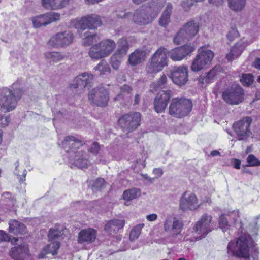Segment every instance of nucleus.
Listing matches in <instances>:
<instances>
[{"mask_svg": "<svg viewBox=\"0 0 260 260\" xmlns=\"http://www.w3.org/2000/svg\"><path fill=\"white\" fill-rule=\"evenodd\" d=\"M254 246V243L250 235L244 234L240 236L236 242H231L228 246L229 253L243 258L250 255V249Z\"/></svg>", "mask_w": 260, "mask_h": 260, "instance_id": "1", "label": "nucleus"}, {"mask_svg": "<svg viewBox=\"0 0 260 260\" xmlns=\"http://www.w3.org/2000/svg\"><path fill=\"white\" fill-rule=\"evenodd\" d=\"M192 108L191 101L186 98H175L171 101L169 107V114L175 118H181L187 116Z\"/></svg>", "mask_w": 260, "mask_h": 260, "instance_id": "2", "label": "nucleus"}, {"mask_svg": "<svg viewBox=\"0 0 260 260\" xmlns=\"http://www.w3.org/2000/svg\"><path fill=\"white\" fill-rule=\"evenodd\" d=\"M22 94V91L19 89L14 91L8 88L3 89L0 92V109L5 112L12 111L16 108Z\"/></svg>", "mask_w": 260, "mask_h": 260, "instance_id": "3", "label": "nucleus"}, {"mask_svg": "<svg viewBox=\"0 0 260 260\" xmlns=\"http://www.w3.org/2000/svg\"><path fill=\"white\" fill-rule=\"evenodd\" d=\"M116 46L112 40H106L92 46L88 52L90 57L98 60L108 56L114 50Z\"/></svg>", "mask_w": 260, "mask_h": 260, "instance_id": "4", "label": "nucleus"}, {"mask_svg": "<svg viewBox=\"0 0 260 260\" xmlns=\"http://www.w3.org/2000/svg\"><path fill=\"white\" fill-rule=\"evenodd\" d=\"M141 115L139 112H131L122 115L118 119V125L124 132L130 133L140 125Z\"/></svg>", "mask_w": 260, "mask_h": 260, "instance_id": "5", "label": "nucleus"}, {"mask_svg": "<svg viewBox=\"0 0 260 260\" xmlns=\"http://www.w3.org/2000/svg\"><path fill=\"white\" fill-rule=\"evenodd\" d=\"M161 8L159 7L153 10L150 7L145 9L136 10L133 14V21L137 25H144L151 23L157 17Z\"/></svg>", "mask_w": 260, "mask_h": 260, "instance_id": "6", "label": "nucleus"}, {"mask_svg": "<svg viewBox=\"0 0 260 260\" xmlns=\"http://www.w3.org/2000/svg\"><path fill=\"white\" fill-rule=\"evenodd\" d=\"M199 31V23L191 20L186 23L176 34L173 39V42L177 45L182 43L186 40L193 37Z\"/></svg>", "mask_w": 260, "mask_h": 260, "instance_id": "7", "label": "nucleus"}, {"mask_svg": "<svg viewBox=\"0 0 260 260\" xmlns=\"http://www.w3.org/2000/svg\"><path fill=\"white\" fill-rule=\"evenodd\" d=\"M214 54L210 50H199V53L193 60L191 69L193 72H199L210 63Z\"/></svg>", "mask_w": 260, "mask_h": 260, "instance_id": "8", "label": "nucleus"}, {"mask_svg": "<svg viewBox=\"0 0 260 260\" xmlns=\"http://www.w3.org/2000/svg\"><path fill=\"white\" fill-rule=\"evenodd\" d=\"M212 224V216L207 214H204L193 228L195 234L198 236L197 238L201 239L205 237L213 230Z\"/></svg>", "mask_w": 260, "mask_h": 260, "instance_id": "9", "label": "nucleus"}, {"mask_svg": "<svg viewBox=\"0 0 260 260\" xmlns=\"http://www.w3.org/2000/svg\"><path fill=\"white\" fill-rule=\"evenodd\" d=\"M244 92L242 88L236 85L225 90L222 93L223 100L230 105H238L244 99Z\"/></svg>", "mask_w": 260, "mask_h": 260, "instance_id": "10", "label": "nucleus"}, {"mask_svg": "<svg viewBox=\"0 0 260 260\" xmlns=\"http://www.w3.org/2000/svg\"><path fill=\"white\" fill-rule=\"evenodd\" d=\"M89 100L93 104L104 107L108 104L109 95L107 90L103 87H98L92 89L89 92Z\"/></svg>", "mask_w": 260, "mask_h": 260, "instance_id": "11", "label": "nucleus"}, {"mask_svg": "<svg viewBox=\"0 0 260 260\" xmlns=\"http://www.w3.org/2000/svg\"><path fill=\"white\" fill-rule=\"evenodd\" d=\"M74 39L73 34L70 31L59 32L52 36L49 44L54 47H64L70 45Z\"/></svg>", "mask_w": 260, "mask_h": 260, "instance_id": "12", "label": "nucleus"}, {"mask_svg": "<svg viewBox=\"0 0 260 260\" xmlns=\"http://www.w3.org/2000/svg\"><path fill=\"white\" fill-rule=\"evenodd\" d=\"M252 119L249 117H245L234 123L233 128L238 137L239 140H244L249 136V126Z\"/></svg>", "mask_w": 260, "mask_h": 260, "instance_id": "13", "label": "nucleus"}, {"mask_svg": "<svg viewBox=\"0 0 260 260\" xmlns=\"http://www.w3.org/2000/svg\"><path fill=\"white\" fill-rule=\"evenodd\" d=\"M102 25L100 17L96 14L88 15L80 19L76 24V26L81 29H93Z\"/></svg>", "mask_w": 260, "mask_h": 260, "instance_id": "14", "label": "nucleus"}, {"mask_svg": "<svg viewBox=\"0 0 260 260\" xmlns=\"http://www.w3.org/2000/svg\"><path fill=\"white\" fill-rule=\"evenodd\" d=\"M170 77L174 84L178 86L185 85L188 80L187 66H182L175 68L171 71Z\"/></svg>", "mask_w": 260, "mask_h": 260, "instance_id": "15", "label": "nucleus"}, {"mask_svg": "<svg viewBox=\"0 0 260 260\" xmlns=\"http://www.w3.org/2000/svg\"><path fill=\"white\" fill-rule=\"evenodd\" d=\"M60 15L58 13L48 12L35 17L32 19L33 25L36 28L46 26L52 22L60 20Z\"/></svg>", "mask_w": 260, "mask_h": 260, "instance_id": "16", "label": "nucleus"}, {"mask_svg": "<svg viewBox=\"0 0 260 260\" xmlns=\"http://www.w3.org/2000/svg\"><path fill=\"white\" fill-rule=\"evenodd\" d=\"M195 48L190 45H185L167 51L170 58L173 61H180L192 52Z\"/></svg>", "mask_w": 260, "mask_h": 260, "instance_id": "17", "label": "nucleus"}, {"mask_svg": "<svg viewBox=\"0 0 260 260\" xmlns=\"http://www.w3.org/2000/svg\"><path fill=\"white\" fill-rule=\"evenodd\" d=\"M179 206L183 211L194 210L199 208V205L196 196L194 193L188 194L186 191L180 200Z\"/></svg>", "mask_w": 260, "mask_h": 260, "instance_id": "18", "label": "nucleus"}, {"mask_svg": "<svg viewBox=\"0 0 260 260\" xmlns=\"http://www.w3.org/2000/svg\"><path fill=\"white\" fill-rule=\"evenodd\" d=\"M171 95V90H162L161 93L155 97L153 104L154 110L157 113H162L165 111Z\"/></svg>", "mask_w": 260, "mask_h": 260, "instance_id": "19", "label": "nucleus"}, {"mask_svg": "<svg viewBox=\"0 0 260 260\" xmlns=\"http://www.w3.org/2000/svg\"><path fill=\"white\" fill-rule=\"evenodd\" d=\"M164 228L165 231L172 232L174 234L178 235L182 230L183 223L178 218L168 215L164 221Z\"/></svg>", "mask_w": 260, "mask_h": 260, "instance_id": "20", "label": "nucleus"}, {"mask_svg": "<svg viewBox=\"0 0 260 260\" xmlns=\"http://www.w3.org/2000/svg\"><path fill=\"white\" fill-rule=\"evenodd\" d=\"M93 79L92 74L86 72L83 73L75 77L73 83L70 85V87L72 89H84L91 83Z\"/></svg>", "mask_w": 260, "mask_h": 260, "instance_id": "21", "label": "nucleus"}, {"mask_svg": "<svg viewBox=\"0 0 260 260\" xmlns=\"http://www.w3.org/2000/svg\"><path fill=\"white\" fill-rule=\"evenodd\" d=\"M83 145L81 141L73 136L66 137L62 142L63 147L69 155L77 153V149H79Z\"/></svg>", "mask_w": 260, "mask_h": 260, "instance_id": "22", "label": "nucleus"}, {"mask_svg": "<svg viewBox=\"0 0 260 260\" xmlns=\"http://www.w3.org/2000/svg\"><path fill=\"white\" fill-rule=\"evenodd\" d=\"M238 215L235 212L222 214L219 218V228L223 232L229 230L237 221Z\"/></svg>", "mask_w": 260, "mask_h": 260, "instance_id": "23", "label": "nucleus"}, {"mask_svg": "<svg viewBox=\"0 0 260 260\" xmlns=\"http://www.w3.org/2000/svg\"><path fill=\"white\" fill-rule=\"evenodd\" d=\"M70 161L80 168L87 167L88 159L86 154L83 151H77V153L70 155Z\"/></svg>", "mask_w": 260, "mask_h": 260, "instance_id": "24", "label": "nucleus"}, {"mask_svg": "<svg viewBox=\"0 0 260 260\" xmlns=\"http://www.w3.org/2000/svg\"><path fill=\"white\" fill-rule=\"evenodd\" d=\"M28 254V248L23 244L14 247L9 252V255L14 260H24Z\"/></svg>", "mask_w": 260, "mask_h": 260, "instance_id": "25", "label": "nucleus"}, {"mask_svg": "<svg viewBox=\"0 0 260 260\" xmlns=\"http://www.w3.org/2000/svg\"><path fill=\"white\" fill-rule=\"evenodd\" d=\"M150 59L163 69L165 67L168 65L167 49L162 47L159 48L153 54Z\"/></svg>", "mask_w": 260, "mask_h": 260, "instance_id": "26", "label": "nucleus"}, {"mask_svg": "<svg viewBox=\"0 0 260 260\" xmlns=\"http://www.w3.org/2000/svg\"><path fill=\"white\" fill-rule=\"evenodd\" d=\"M69 0H41L42 7L46 10H58L64 7Z\"/></svg>", "mask_w": 260, "mask_h": 260, "instance_id": "27", "label": "nucleus"}, {"mask_svg": "<svg viewBox=\"0 0 260 260\" xmlns=\"http://www.w3.org/2000/svg\"><path fill=\"white\" fill-rule=\"evenodd\" d=\"M96 232L92 229L82 230L79 233L78 242L80 243H89L95 239Z\"/></svg>", "mask_w": 260, "mask_h": 260, "instance_id": "28", "label": "nucleus"}, {"mask_svg": "<svg viewBox=\"0 0 260 260\" xmlns=\"http://www.w3.org/2000/svg\"><path fill=\"white\" fill-rule=\"evenodd\" d=\"M247 44L244 41H240L237 42L230 50V52L226 55L228 60L232 61L238 57L243 50L245 49Z\"/></svg>", "mask_w": 260, "mask_h": 260, "instance_id": "29", "label": "nucleus"}, {"mask_svg": "<svg viewBox=\"0 0 260 260\" xmlns=\"http://www.w3.org/2000/svg\"><path fill=\"white\" fill-rule=\"evenodd\" d=\"M125 223L123 219L111 220L105 225V230L110 234H115L123 228Z\"/></svg>", "mask_w": 260, "mask_h": 260, "instance_id": "30", "label": "nucleus"}, {"mask_svg": "<svg viewBox=\"0 0 260 260\" xmlns=\"http://www.w3.org/2000/svg\"><path fill=\"white\" fill-rule=\"evenodd\" d=\"M9 232L16 235H22L26 233V227L17 220H11L9 222Z\"/></svg>", "mask_w": 260, "mask_h": 260, "instance_id": "31", "label": "nucleus"}, {"mask_svg": "<svg viewBox=\"0 0 260 260\" xmlns=\"http://www.w3.org/2000/svg\"><path fill=\"white\" fill-rule=\"evenodd\" d=\"M173 6L168 3L165 10L159 19V25L165 28L167 27L170 22V17L172 12Z\"/></svg>", "mask_w": 260, "mask_h": 260, "instance_id": "32", "label": "nucleus"}, {"mask_svg": "<svg viewBox=\"0 0 260 260\" xmlns=\"http://www.w3.org/2000/svg\"><path fill=\"white\" fill-rule=\"evenodd\" d=\"M146 58V52L143 50H137L129 55L128 61L131 65H137Z\"/></svg>", "mask_w": 260, "mask_h": 260, "instance_id": "33", "label": "nucleus"}, {"mask_svg": "<svg viewBox=\"0 0 260 260\" xmlns=\"http://www.w3.org/2000/svg\"><path fill=\"white\" fill-rule=\"evenodd\" d=\"M60 247V242L59 241H53L49 244L46 245L43 250L41 256L39 257L43 258V255L51 253L52 255L57 254V251Z\"/></svg>", "mask_w": 260, "mask_h": 260, "instance_id": "34", "label": "nucleus"}, {"mask_svg": "<svg viewBox=\"0 0 260 260\" xmlns=\"http://www.w3.org/2000/svg\"><path fill=\"white\" fill-rule=\"evenodd\" d=\"M128 49L127 41L125 39H121L118 42V48L114 54L118 56L119 58H121L125 56Z\"/></svg>", "mask_w": 260, "mask_h": 260, "instance_id": "35", "label": "nucleus"}, {"mask_svg": "<svg viewBox=\"0 0 260 260\" xmlns=\"http://www.w3.org/2000/svg\"><path fill=\"white\" fill-rule=\"evenodd\" d=\"M167 87V78L163 75L156 82H153L150 85V89L152 92L156 91L159 89L166 88Z\"/></svg>", "mask_w": 260, "mask_h": 260, "instance_id": "36", "label": "nucleus"}, {"mask_svg": "<svg viewBox=\"0 0 260 260\" xmlns=\"http://www.w3.org/2000/svg\"><path fill=\"white\" fill-rule=\"evenodd\" d=\"M141 195V190L137 188H133L126 190L123 193V198L124 200L129 201L139 197Z\"/></svg>", "mask_w": 260, "mask_h": 260, "instance_id": "37", "label": "nucleus"}, {"mask_svg": "<svg viewBox=\"0 0 260 260\" xmlns=\"http://www.w3.org/2000/svg\"><path fill=\"white\" fill-rule=\"evenodd\" d=\"M45 56L50 63H57L64 58V55L58 52H47Z\"/></svg>", "mask_w": 260, "mask_h": 260, "instance_id": "38", "label": "nucleus"}, {"mask_svg": "<svg viewBox=\"0 0 260 260\" xmlns=\"http://www.w3.org/2000/svg\"><path fill=\"white\" fill-rule=\"evenodd\" d=\"M229 6L235 11H240L245 7L246 0H228Z\"/></svg>", "mask_w": 260, "mask_h": 260, "instance_id": "39", "label": "nucleus"}, {"mask_svg": "<svg viewBox=\"0 0 260 260\" xmlns=\"http://www.w3.org/2000/svg\"><path fill=\"white\" fill-rule=\"evenodd\" d=\"M63 231L59 230L57 228H54L50 229L48 234L49 240L50 242L57 241L56 240L59 239V237L63 235Z\"/></svg>", "mask_w": 260, "mask_h": 260, "instance_id": "40", "label": "nucleus"}, {"mask_svg": "<svg viewBox=\"0 0 260 260\" xmlns=\"http://www.w3.org/2000/svg\"><path fill=\"white\" fill-rule=\"evenodd\" d=\"M145 70L147 73L153 74L159 72L162 69L160 68L159 65L156 64L151 59H150L146 66Z\"/></svg>", "mask_w": 260, "mask_h": 260, "instance_id": "41", "label": "nucleus"}, {"mask_svg": "<svg viewBox=\"0 0 260 260\" xmlns=\"http://www.w3.org/2000/svg\"><path fill=\"white\" fill-rule=\"evenodd\" d=\"M145 70L147 73L153 74L159 72L162 69L160 68L159 65L156 64L151 59H150L146 66Z\"/></svg>", "mask_w": 260, "mask_h": 260, "instance_id": "42", "label": "nucleus"}, {"mask_svg": "<svg viewBox=\"0 0 260 260\" xmlns=\"http://www.w3.org/2000/svg\"><path fill=\"white\" fill-rule=\"evenodd\" d=\"M145 70L147 73L153 74L159 72L162 69L160 68L159 65L156 64L151 59H150L146 66Z\"/></svg>", "mask_w": 260, "mask_h": 260, "instance_id": "43", "label": "nucleus"}, {"mask_svg": "<svg viewBox=\"0 0 260 260\" xmlns=\"http://www.w3.org/2000/svg\"><path fill=\"white\" fill-rule=\"evenodd\" d=\"M144 226V223H141L135 226L131 230L129 234V239L134 241L139 237L142 228Z\"/></svg>", "mask_w": 260, "mask_h": 260, "instance_id": "44", "label": "nucleus"}, {"mask_svg": "<svg viewBox=\"0 0 260 260\" xmlns=\"http://www.w3.org/2000/svg\"><path fill=\"white\" fill-rule=\"evenodd\" d=\"M220 67H215L211 70L207 75L203 79V83L210 82L217 75L218 72L220 71Z\"/></svg>", "mask_w": 260, "mask_h": 260, "instance_id": "45", "label": "nucleus"}, {"mask_svg": "<svg viewBox=\"0 0 260 260\" xmlns=\"http://www.w3.org/2000/svg\"><path fill=\"white\" fill-rule=\"evenodd\" d=\"M94 69L95 71H99V74L100 75H104L110 72V68L107 62L105 60H102L96 67H95Z\"/></svg>", "mask_w": 260, "mask_h": 260, "instance_id": "46", "label": "nucleus"}, {"mask_svg": "<svg viewBox=\"0 0 260 260\" xmlns=\"http://www.w3.org/2000/svg\"><path fill=\"white\" fill-rule=\"evenodd\" d=\"M84 36L83 43L85 46H90L98 41L96 39L97 35L94 34H91V32L88 31H86Z\"/></svg>", "mask_w": 260, "mask_h": 260, "instance_id": "47", "label": "nucleus"}, {"mask_svg": "<svg viewBox=\"0 0 260 260\" xmlns=\"http://www.w3.org/2000/svg\"><path fill=\"white\" fill-rule=\"evenodd\" d=\"M240 80L244 86H250L253 83V76L250 74H243Z\"/></svg>", "mask_w": 260, "mask_h": 260, "instance_id": "48", "label": "nucleus"}, {"mask_svg": "<svg viewBox=\"0 0 260 260\" xmlns=\"http://www.w3.org/2000/svg\"><path fill=\"white\" fill-rule=\"evenodd\" d=\"M132 91V88L128 85H124L120 88V93L114 98L115 100H119L120 98H123V94L129 93Z\"/></svg>", "mask_w": 260, "mask_h": 260, "instance_id": "49", "label": "nucleus"}, {"mask_svg": "<svg viewBox=\"0 0 260 260\" xmlns=\"http://www.w3.org/2000/svg\"><path fill=\"white\" fill-rule=\"evenodd\" d=\"M121 63V58H119L118 56L113 54L111 58V64L112 67L114 70L118 69Z\"/></svg>", "mask_w": 260, "mask_h": 260, "instance_id": "50", "label": "nucleus"}, {"mask_svg": "<svg viewBox=\"0 0 260 260\" xmlns=\"http://www.w3.org/2000/svg\"><path fill=\"white\" fill-rule=\"evenodd\" d=\"M247 161L249 164V166H260V161L253 154H250L248 156Z\"/></svg>", "mask_w": 260, "mask_h": 260, "instance_id": "51", "label": "nucleus"}, {"mask_svg": "<svg viewBox=\"0 0 260 260\" xmlns=\"http://www.w3.org/2000/svg\"><path fill=\"white\" fill-rule=\"evenodd\" d=\"M105 186V180L101 178L96 179L93 184V187L98 189H101Z\"/></svg>", "mask_w": 260, "mask_h": 260, "instance_id": "52", "label": "nucleus"}, {"mask_svg": "<svg viewBox=\"0 0 260 260\" xmlns=\"http://www.w3.org/2000/svg\"><path fill=\"white\" fill-rule=\"evenodd\" d=\"M100 149V146L98 143H93L88 148V151L94 155H96Z\"/></svg>", "mask_w": 260, "mask_h": 260, "instance_id": "53", "label": "nucleus"}, {"mask_svg": "<svg viewBox=\"0 0 260 260\" xmlns=\"http://www.w3.org/2000/svg\"><path fill=\"white\" fill-rule=\"evenodd\" d=\"M238 36V31L235 28H231L227 35L228 39L231 41L234 40L236 38H237Z\"/></svg>", "mask_w": 260, "mask_h": 260, "instance_id": "54", "label": "nucleus"}, {"mask_svg": "<svg viewBox=\"0 0 260 260\" xmlns=\"http://www.w3.org/2000/svg\"><path fill=\"white\" fill-rule=\"evenodd\" d=\"M10 122L8 116H4L0 115V127H5L8 125Z\"/></svg>", "mask_w": 260, "mask_h": 260, "instance_id": "55", "label": "nucleus"}, {"mask_svg": "<svg viewBox=\"0 0 260 260\" xmlns=\"http://www.w3.org/2000/svg\"><path fill=\"white\" fill-rule=\"evenodd\" d=\"M11 240L10 236L2 230H0V242L3 241H10Z\"/></svg>", "mask_w": 260, "mask_h": 260, "instance_id": "56", "label": "nucleus"}, {"mask_svg": "<svg viewBox=\"0 0 260 260\" xmlns=\"http://www.w3.org/2000/svg\"><path fill=\"white\" fill-rule=\"evenodd\" d=\"M193 2L192 0H183L181 6L185 10H187L193 5Z\"/></svg>", "mask_w": 260, "mask_h": 260, "instance_id": "57", "label": "nucleus"}, {"mask_svg": "<svg viewBox=\"0 0 260 260\" xmlns=\"http://www.w3.org/2000/svg\"><path fill=\"white\" fill-rule=\"evenodd\" d=\"M153 174L155 175V179L160 177L163 174V171L161 168H155L153 170Z\"/></svg>", "mask_w": 260, "mask_h": 260, "instance_id": "58", "label": "nucleus"}, {"mask_svg": "<svg viewBox=\"0 0 260 260\" xmlns=\"http://www.w3.org/2000/svg\"><path fill=\"white\" fill-rule=\"evenodd\" d=\"M231 164L233 167L237 169L240 168L241 161L236 158H233L231 160Z\"/></svg>", "mask_w": 260, "mask_h": 260, "instance_id": "59", "label": "nucleus"}, {"mask_svg": "<svg viewBox=\"0 0 260 260\" xmlns=\"http://www.w3.org/2000/svg\"><path fill=\"white\" fill-rule=\"evenodd\" d=\"M208 1L210 4L216 7L222 5L223 2V0H208Z\"/></svg>", "mask_w": 260, "mask_h": 260, "instance_id": "60", "label": "nucleus"}, {"mask_svg": "<svg viewBox=\"0 0 260 260\" xmlns=\"http://www.w3.org/2000/svg\"><path fill=\"white\" fill-rule=\"evenodd\" d=\"M157 218V215L155 214H151L146 216V219L150 221H155Z\"/></svg>", "mask_w": 260, "mask_h": 260, "instance_id": "61", "label": "nucleus"}, {"mask_svg": "<svg viewBox=\"0 0 260 260\" xmlns=\"http://www.w3.org/2000/svg\"><path fill=\"white\" fill-rule=\"evenodd\" d=\"M143 178L152 183L155 180V178H151L147 174H142Z\"/></svg>", "mask_w": 260, "mask_h": 260, "instance_id": "62", "label": "nucleus"}, {"mask_svg": "<svg viewBox=\"0 0 260 260\" xmlns=\"http://www.w3.org/2000/svg\"><path fill=\"white\" fill-rule=\"evenodd\" d=\"M254 67L260 70V58H256L253 62Z\"/></svg>", "mask_w": 260, "mask_h": 260, "instance_id": "63", "label": "nucleus"}, {"mask_svg": "<svg viewBox=\"0 0 260 260\" xmlns=\"http://www.w3.org/2000/svg\"><path fill=\"white\" fill-rule=\"evenodd\" d=\"M131 16V13H124V14L123 15H121V14H117V17L118 18H127V17H129Z\"/></svg>", "mask_w": 260, "mask_h": 260, "instance_id": "64", "label": "nucleus"}]
</instances>
